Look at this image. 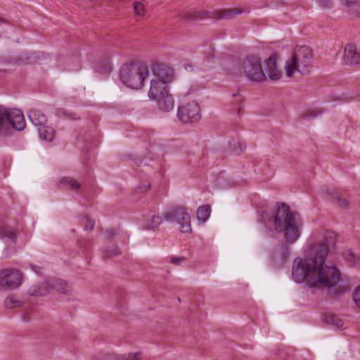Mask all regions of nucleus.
<instances>
[{"label":"nucleus","instance_id":"nucleus-1","mask_svg":"<svg viewBox=\"0 0 360 360\" xmlns=\"http://www.w3.org/2000/svg\"><path fill=\"white\" fill-rule=\"evenodd\" d=\"M336 234L325 232L321 243L315 244L304 261L297 257L292 266V278L297 283H307L311 287L323 289L335 287L340 278L339 269L332 263H326V257L335 248Z\"/></svg>","mask_w":360,"mask_h":360},{"label":"nucleus","instance_id":"nucleus-2","mask_svg":"<svg viewBox=\"0 0 360 360\" xmlns=\"http://www.w3.org/2000/svg\"><path fill=\"white\" fill-rule=\"evenodd\" d=\"M273 221L275 230L283 234L285 243L278 248L276 255L279 257L281 262H285L290 257V245L293 244L300 236L302 221L300 214L292 211L284 202H277L276 214L274 217L263 212V218Z\"/></svg>","mask_w":360,"mask_h":360},{"label":"nucleus","instance_id":"nucleus-3","mask_svg":"<svg viewBox=\"0 0 360 360\" xmlns=\"http://www.w3.org/2000/svg\"><path fill=\"white\" fill-rule=\"evenodd\" d=\"M314 54L308 46H296L291 58L286 61L285 70L288 77H291L295 71L302 75L310 73L312 69Z\"/></svg>","mask_w":360,"mask_h":360},{"label":"nucleus","instance_id":"nucleus-4","mask_svg":"<svg viewBox=\"0 0 360 360\" xmlns=\"http://www.w3.org/2000/svg\"><path fill=\"white\" fill-rule=\"evenodd\" d=\"M26 123L23 113L18 109L7 108L0 105V135L12 134L25 129Z\"/></svg>","mask_w":360,"mask_h":360},{"label":"nucleus","instance_id":"nucleus-5","mask_svg":"<svg viewBox=\"0 0 360 360\" xmlns=\"http://www.w3.org/2000/svg\"><path fill=\"white\" fill-rule=\"evenodd\" d=\"M148 75V66L136 63L127 64L120 71V78L122 83L133 89H141Z\"/></svg>","mask_w":360,"mask_h":360},{"label":"nucleus","instance_id":"nucleus-6","mask_svg":"<svg viewBox=\"0 0 360 360\" xmlns=\"http://www.w3.org/2000/svg\"><path fill=\"white\" fill-rule=\"evenodd\" d=\"M244 76L250 81L260 82L266 79L261 60L253 56L246 57L242 63Z\"/></svg>","mask_w":360,"mask_h":360},{"label":"nucleus","instance_id":"nucleus-7","mask_svg":"<svg viewBox=\"0 0 360 360\" xmlns=\"http://www.w3.org/2000/svg\"><path fill=\"white\" fill-rule=\"evenodd\" d=\"M168 221H176L180 224V231L182 233L191 231L190 215L183 207H174L169 208L163 214Z\"/></svg>","mask_w":360,"mask_h":360},{"label":"nucleus","instance_id":"nucleus-8","mask_svg":"<svg viewBox=\"0 0 360 360\" xmlns=\"http://www.w3.org/2000/svg\"><path fill=\"white\" fill-rule=\"evenodd\" d=\"M177 116L183 123H192L198 121L200 117V109L198 103L191 101L179 107Z\"/></svg>","mask_w":360,"mask_h":360},{"label":"nucleus","instance_id":"nucleus-9","mask_svg":"<svg viewBox=\"0 0 360 360\" xmlns=\"http://www.w3.org/2000/svg\"><path fill=\"white\" fill-rule=\"evenodd\" d=\"M22 283V275L15 269H5L0 271V287L15 288Z\"/></svg>","mask_w":360,"mask_h":360},{"label":"nucleus","instance_id":"nucleus-10","mask_svg":"<svg viewBox=\"0 0 360 360\" xmlns=\"http://www.w3.org/2000/svg\"><path fill=\"white\" fill-rule=\"evenodd\" d=\"M152 71L155 76L153 79H161L168 83L174 79V70L166 64L155 63L152 66Z\"/></svg>","mask_w":360,"mask_h":360},{"label":"nucleus","instance_id":"nucleus-11","mask_svg":"<svg viewBox=\"0 0 360 360\" xmlns=\"http://www.w3.org/2000/svg\"><path fill=\"white\" fill-rule=\"evenodd\" d=\"M169 93L168 82L161 79H152L148 91V96L155 100L161 96Z\"/></svg>","mask_w":360,"mask_h":360},{"label":"nucleus","instance_id":"nucleus-12","mask_svg":"<svg viewBox=\"0 0 360 360\" xmlns=\"http://www.w3.org/2000/svg\"><path fill=\"white\" fill-rule=\"evenodd\" d=\"M343 58L346 64H360V49L357 51L354 44H347L345 48Z\"/></svg>","mask_w":360,"mask_h":360},{"label":"nucleus","instance_id":"nucleus-13","mask_svg":"<svg viewBox=\"0 0 360 360\" xmlns=\"http://www.w3.org/2000/svg\"><path fill=\"white\" fill-rule=\"evenodd\" d=\"M0 238L6 243L7 247L5 248L4 251L6 257H9L11 254L8 252L13 249V246L16 241L15 234L14 232L6 228H1Z\"/></svg>","mask_w":360,"mask_h":360},{"label":"nucleus","instance_id":"nucleus-14","mask_svg":"<svg viewBox=\"0 0 360 360\" xmlns=\"http://www.w3.org/2000/svg\"><path fill=\"white\" fill-rule=\"evenodd\" d=\"M276 55H271L264 60V70L271 80H278L281 77V73L277 70Z\"/></svg>","mask_w":360,"mask_h":360},{"label":"nucleus","instance_id":"nucleus-15","mask_svg":"<svg viewBox=\"0 0 360 360\" xmlns=\"http://www.w3.org/2000/svg\"><path fill=\"white\" fill-rule=\"evenodd\" d=\"M39 53L37 52H22L19 56L15 59L18 64L30 65L38 63L40 60Z\"/></svg>","mask_w":360,"mask_h":360},{"label":"nucleus","instance_id":"nucleus-16","mask_svg":"<svg viewBox=\"0 0 360 360\" xmlns=\"http://www.w3.org/2000/svg\"><path fill=\"white\" fill-rule=\"evenodd\" d=\"M243 12V10L240 8H230V9H224V10H218L212 13V18L216 19H233L237 16V15L241 14Z\"/></svg>","mask_w":360,"mask_h":360},{"label":"nucleus","instance_id":"nucleus-17","mask_svg":"<svg viewBox=\"0 0 360 360\" xmlns=\"http://www.w3.org/2000/svg\"><path fill=\"white\" fill-rule=\"evenodd\" d=\"M27 116L30 121L35 126H42L46 124L47 117L45 114L38 109H31L27 112Z\"/></svg>","mask_w":360,"mask_h":360},{"label":"nucleus","instance_id":"nucleus-18","mask_svg":"<svg viewBox=\"0 0 360 360\" xmlns=\"http://www.w3.org/2000/svg\"><path fill=\"white\" fill-rule=\"evenodd\" d=\"M162 222V219L161 217L148 214L144 216L142 226L146 230H155Z\"/></svg>","mask_w":360,"mask_h":360},{"label":"nucleus","instance_id":"nucleus-19","mask_svg":"<svg viewBox=\"0 0 360 360\" xmlns=\"http://www.w3.org/2000/svg\"><path fill=\"white\" fill-rule=\"evenodd\" d=\"M50 291L56 290L65 295H68L70 292V288L67 285V283L59 278L49 279Z\"/></svg>","mask_w":360,"mask_h":360},{"label":"nucleus","instance_id":"nucleus-20","mask_svg":"<svg viewBox=\"0 0 360 360\" xmlns=\"http://www.w3.org/2000/svg\"><path fill=\"white\" fill-rule=\"evenodd\" d=\"M50 287L49 279L44 282L40 283L38 285L30 287L27 293L30 296H44L50 292Z\"/></svg>","mask_w":360,"mask_h":360},{"label":"nucleus","instance_id":"nucleus-21","mask_svg":"<svg viewBox=\"0 0 360 360\" xmlns=\"http://www.w3.org/2000/svg\"><path fill=\"white\" fill-rule=\"evenodd\" d=\"M155 100L157 101L159 108L162 111L169 112L174 108V100L169 93Z\"/></svg>","mask_w":360,"mask_h":360},{"label":"nucleus","instance_id":"nucleus-22","mask_svg":"<svg viewBox=\"0 0 360 360\" xmlns=\"http://www.w3.org/2000/svg\"><path fill=\"white\" fill-rule=\"evenodd\" d=\"M55 115L57 117L64 120H77L80 119V116L76 112L70 111L65 108H60L55 110Z\"/></svg>","mask_w":360,"mask_h":360},{"label":"nucleus","instance_id":"nucleus-23","mask_svg":"<svg viewBox=\"0 0 360 360\" xmlns=\"http://www.w3.org/2000/svg\"><path fill=\"white\" fill-rule=\"evenodd\" d=\"M323 320L328 325H331L338 329H342L343 321L333 314H324Z\"/></svg>","mask_w":360,"mask_h":360},{"label":"nucleus","instance_id":"nucleus-24","mask_svg":"<svg viewBox=\"0 0 360 360\" xmlns=\"http://www.w3.org/2000/svg\"><path fill=\"white\" fill-rule=\"evenodd\" d=\"M103 254V259L107 260L114 256H117L121 254L120 249L118 246L113 245L106 248H103L101 250Z\"/></svg>","mask_w":360,"mask_h":360},{"label":"nucleus","instance_id":"nucleus-25","mask_svg":"<svg viewBox=\"0 0 360 360\" xmlns=\"http://www.w3.org/2000/svg\"><path fill=\"white\" fill-rule=\"evenodd\" d=\"M211 208L210 205H203L200 207L196 212L197 217L199 221H205L210 217Z\"/></svg>","mask_w":360,"mask_h":360},{"label":"nucleus","instance_id":"nucleus-26","mask_svg":"<svg viewBox=\"0 0 360 360\" xmlns=\"http://www.w3.org/2000/svg\"><path fill=\"white\" fill-rule=\"evenodd\" d=\"M61 183L75 191H77L81 187V184L77 181L70 177L63 178Z\"/></svg>","mask_w":360,"mask_h":360},{"label":"nucleus","instance_id":"nucleus-27","mask_svg":"<svg viewBox=\"0 0 360 360\" xmlns=\"http://www.w3.org/2000/svg\"><path fill=\"white\" fill-rule=\"evenodd\" d=\"M22 303V301L17 300L13 296L7 297L5 300V307L7 309L21 307Z\"/></svg>","mask_w":360,"mask_h":360},{"label":"nucleus","instance_id":"nucleus-28","mask_svg":"<svg viewBox=\"0 0 360 360\" xmlns=\"http://www.w3.org/2000/svg\"><path fill=\"white\" fill-rule=\"evenodd\" d=\"M229 144L232 151L238 155L242 153L243 148H245V146L236 139H233L231 141H230Z\"/></svg>","mask_w":360,"mask_h":360},{"label":"nucleus","instance_id":"nucleus-29","mask_svg":"<svg viewBox=\"0 0 360 360\" xmlns=\"http://www.w3.org/2000/svg\"><path fill=\"white\" fill-rule=\"evenodd\" d=\"M117 360H140L141 354L139 352L129 354L128 355H115Z\"/></svg>","mask_w":360,"mask_h":360},{"label":"nucleus","instance_id":"nucleus-30","mask_svg":"<svg viewBox=\"0 0 360 360\" xmlns=\"http://www.w3.org/2000/svg\"><path fill=\"white\" fill-rule=\"evenodd\" d=\"M322 110L318 108H315L313 110H309L304 112L302 115L303 119H314L322 114Z\"/></svg>","mask_w":360,"mask_h":360},{"label":"nucleus","instance_id":"nucleus-31","mask_svg":"<svg viewBox=\"0 0 360 360\" xmlns=\"http://www.w3.org/2000/svg\"><path fill=\"white\" fill-rule=\"evenodd\" d=\"M343 257L345 260L349 262L352 265H354L358 261L357 257L351 250H347L343 252Z\"/></svg>","mask_w":360,"mask_h":360},{"label":"nucleus","instance_id":"nucleus-32","mask_svg":"<svg viewBox=\"0 0 360 360\" xmlns=\"http://www.w3.org/2000/svg\"><path fill=\"white\" fill-rule=\"evenodd\" d=\"M38 131L39 135H55L56 134V131L52 127L45 124L39 126Z\"/></svg>","mask_w":360,"mask_h":360},{"label":"nucleus","instance_id":"nucleus-33","mask_svg":"<svg viewBox=\"0 0 360 360\" xmlns=\"http://www.w3.org/2000/svg\"><path fill=\"white\" fill-rule=\"evenodd\" d=\"M333 200L335 204H338V205H340L342 207H347L349 204L348 200L347 199L342 198V196H341L338 193H335L333 196Z\"/></svg>","mask_w":360,"mask_h":360},{"label":"nucleus","instance_id":"nucleus-34","mask_svg":"<svg viewBox=\"0 0 360 360\" xmlns=\"http://www.w3.org/2000/svg\"><path fill=\"white\" fill-rule=\"evenodd\" d=\"M134 11L137 17L142 18L144 15L145 8L143 5L140 2L134 3Z\"/></svg>","mask_w":360,"mask_h":360},{"label":"nucleus","instance_id":"nucleus-35","mask_svg":"<svg viewBox=\"0 0 360 360\" xmlns=\"http://www.w3.org/2000/svg\"><path fill=\"white\" fill-rule=\"evenodd\" d=\"M348 290L344 286H337L331 292L335 297L343 295Z\"/></svg>","mask_w":360,"mask_h":360},{"label":"nucleus","instance_id":"nucleus-36","mask_svg":"<svg viewBox=\"0 0 360 360\" xmlns=\"http://www.w3.org/2000/svg\"><path fill=\"white\" fill-rule=\"evenodd\" d=\"M353 300L356 304L360 308V285L353 292Z\"/></svg>","mask_w":360,"mask_h":360},{"label":"nucleus","instance_id":"nucleus-37","mask_svg":"<svg viewBox=\"0 0 360 360\" xmlns=\"http://www.w3.org/2000/svg\"><path fill=\"white\" fill-rule=\"evenodd\" d=\"M84 220L85 221V225H84V230L85 231H88V230H93L94 227V221L92 220V219H89L88 217H85L84 219Z\"/></svg>","mask_w":360,"mask_h":360},{"label":"nucleus","instance_id":"nucleus-38","mask_svg":"<svg viewBox=\"0 0 360 360\" xmlns=\"http://www.w3.org/2000/svg\"><path fill=\"white\" fill-rule=\"evenodd\" d=\"M150 188V184L148 181H146L145 183L142 184L140 186L136 188V193H143L146 191H148Z\"/></svg>","mask_w":360,"mask_h":360},{"label":"nucleus","instance_id":"nucleus-39","mask_svg":"<svg viewBox=\"0 0 360 360\" xmlns=\"http://www.w3.org/2000/svg\"><path fill=\"white\" fill-rule=\"evenodd\" d=\"M30 268L37 275L40 276L43 274V267L32 264H29Z\"/></svg>","mask_w":360,"mask_h":360},{"label":"nucleus","instance_id":"nucleus-40","mask_svg":"<svg viewBox=\"0 0 360 360\" xmlns=\"http://www.w3.org/2000/svg\"><path fill=\"white\" fill-rule=\"evenodd\" d=\"M32 311L30 310V311H24L22 315H21V320L24 322V323H30L31 321V318L30 316V313H31Z\"/></svg>","mask_w":360,"mask_h":360},{"label":"nucleus","instance_id":"nucleus-41","mask_svg":"<svg viewBox=\"0 0 360 360\" xmlns=\"http://www.w3.org/2000/svg\"><path fill=\"white\" fill-rule=\"evenodd\" d=\"M318 1L321 7L328 8L332 5L331 0H318Z\"/></svg>","mask_w":360,"mask_h":360},{"label":"nucleus","instance_id":"nucleus-42","mask_svg":"<svg viewBox=\"0 0 360 360\" xmlns=\"http://www.w3.org/2000/svg\"><path fill=\"white\" fill-rule=\"evenodd\" d=\"M185 259H186V257H172L171 262L174 264L179 265L181 261H184Z\"/></svg>","mask_w":360,"mask_h":360},{"label":"nucleus","instance_id":"nucleus-43","mask_svg":"<svg viewBox=\"0 0 360 360\" xmlns=\"http://www.w3.org/2000/svg\"><path fill=\"white\" fill-rule=\"evenodd\" d=\"M53 137L54 136H39V140L40 141L43 143L44 142V143H51L53 141Z\"/></svg>","mask_w":360,"mask_h":360},{"label":"nucleus","instance_id":"nucleus-44","mask_svg":"<svg viewBox=\"0 0 360 360\" xmlns=\"http://www.w3.org/2000/svg\"><path fill=\"white\" fill-rule=\"evenodd\" d=\"M107 238L112 239L115 235V231L113 229H107L105 232Z\"/></svg>","mask_w":360,"mask_h":360},{"label":"nucleus","instance_id":"nucleus-45","mask_svg":"<svg viewBox=\"0 0 360 360\" xmlns=\"http://www.w3.org/2000/svg\"><path fill=\"white\" fill-rule=\"evenodd\" d=\"M135 163L138 166H144L147 165V162L145 159L143 158H138L135 160Z\"/></svg>","mask_w":360,"mask_h":360},{"label":"nucleus","instance_id":"nucleus-46","mask_svg":"<svg viewBox=\"0 0 360 360\" xmlns=\"http://www.w3.org/2000/svg\"><path fill=\"white\" fill-rule=\"evenodd\" d=\"M341 1L344 4L349 6V5H352V4H354L358 0H341Z\"/></svg>","mask_w":360,"mask_h":360},{"label":"nucleus","instance_id":"nucleus-47","mask_svg":"<svg viewBox=\"0 0 360 360\" xmlns=\"http://www.w3.org/2000/svg\"><path fill=\"white\" fill-rule=\"evenodd\" d=\"M184 68L188 71H191L193 70V65L191 64H185Z\"/></svg>","mask_w":360,"mask_h":360},{"label":"nucleus","instance_id":"nucleus-48","mask_svg":"<svg viewBox=\"0 0 360 360\" xmlns=\"http://www.w3.org/2000/svg\"><path fill=\"white\" fill-rule=\"evenodd\" d=\"M0 22H6V20L0 17Z\"/></svg>","mask_w":360,"mask_h":360},{"label":"nucleus","instance_id":"nucleus-49","mask_svg":"<svg viewBox=\"0 0 360 360\" xmlns=\"http://www.w3.org/2000/svg\"><path fill=\"white\" fill-rule=\"evenodd\" d=\"M0 63H5V60L4 58H0Z\"/></svg>","mask_w":360,"mask_h":360},{"label":"nucleus","instance_id":"nucleus-50","mask_svg":"<svg viewBox=\"0 0 360 360\" xmlns=\"http://www.w3.org/2000/svg\"><path fill=\"white\" fill-rule=\"evenodd\" d=\"M110 70V67L108 65L107 68H106V71L107 72H109Z\"/></svg>","mask_w":360,"mask_h":360},{"label":"nucleus","instance_id":"nucleus-51","mask_svg":"<svg viewBox=\"0 0 360 360\" xmlns=\"http://www.w3.org/2000/svg\"><path fill=\"white\" fill-rule=\"evenodd\" d=\"M82 162H83V164H84V165H85V164H86V161H85V160H84Z\"/></svg>","mask_w":360,"mask_h":360},{"label":"nucleus","instance_id":"nucleus-52","mask_svg":"<svg viewBox=\"0 0 360 360\" xmlns=\"http://www.w3.org/2000/svg\"><path fill=\"white\" fill-rule=\"evenodd\" d=\"M71 231H72V233H74V232H75V229H72V230H71Z\"/></svg>","mask_w":360,"mask_h":360}]
</instances>
